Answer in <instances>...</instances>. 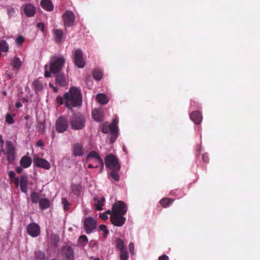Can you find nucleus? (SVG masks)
<instances>
[{
  "mask_svg": "<svg viewBox=\"0 0 260 260\" xmlns=\"http://www.w3.org/2000/svg\"><path fill=\"white\" fill-rule=\"evenodd\" d=\"M105 213H106L107 215V214H110V215H111V213H112V211H110V210L107 211Z\"/></svg>",
  "mask_w": 260,
  "mask_h": 260,
  "instance_id": "nucleus-63",
  "label": "nucleus"
},
{
  "mask_svg": "<svg viewBox=\"0 0 260 260\" xmlns=\"http://www.w3.org/2000/svg\"><path fill=\"white\" fill-rule=\"evenodd\" d=\"M90 158H94L96 159V161L101 166V171L103 169L104 167V163L103 159L99 155L98 153L95 151L90 152L87 156V160H88Z\"/></svg>",
  "mask_w": 260,
  "mask_h": 260,
  "instance_id": "nucleus-17",
  "label": "nucleus"
},
{
  "mask_svg": "<svg viewBox=\"0 0 260 260\" xmlns=\"http://www.w3.org/2000/svg\"><path fill=\"white\" fill-rule=\"evenodd\" d=\"M27 233L32 237H37L40 235L41 230L39 225L35 222L29 223L26 228Z\"/></svg>",
  "mask_w": 260,
  "mask_h": 260,
  "instance_id": "nucleus-11",
  "label": "nucleus"
},
{
  "mask_svg": "<svg viewBox=\"0 0 260 260\" xmlns=\"http://www.w3.org/2000/svg\"><path fill=\"white\" fill-rule=\"evenodd\" d=\"M56 100L59 105H62L63 104V99L61 97H57Z\"/></svg>",
  "mask_w": 260,
  "mask_h": 260,
  "instance_id": "nucleus-55",
  "label": "nucleus"
},
{
  "mask_svg": "<svg viewBox=\"0 0 260 260\" xmlns=\"http://www.w3.org/2000/svg\"><path fill=\"white\" fill-rule=\"evenodd\" d=\"M9 49V45L7 42L4 40H0V50L2 52H8Z\"/></svg>",
  "mask_w": 260,
  "mask_h": 260,
  "instance_id": "nucleus-34",
  "label": "nucleus"
},
{
  "mask_svg": "<svg viewBox=\"0 0 260 260\" xmlns=\"http://www.w3.org/2000/svg\"><path fill=\"white\" fill-rule=\"evenodd\" d=\"M39 131L41 133H44L45 132V126L44 123H40L39 124Z\"/></svg>",
  "mask_w": 260,
  "mask_h": 260,
  "instance_id": "nucleus-48",
  "label": "nucleus"
},
{
  "mask_svg": "<svg viewBox=\"0 0 260 260\" xmlns=\"http://www.w3.org/2000/svg\"><path fill=\"white\" fill-rule=\"evenodd\" d=\"M31 158L27 156H23L20 161L21 166L24 168L29 167L31 165Z\"/></svg>",
  "mask_w": 260,
  "mask_h": 260,
  "instance_id": "nucleus-25",
  "label": "nucleus"
},
{
  "mask_svg": "<svg viewBox=\"0 0 260 260\" xmlns=\"http://www.w3.org/2000/svg\"><path fill=\"white\" fill-rule=\"evenodd\" d=\"M39 205L43 209H45L50 207V202L47 199H41L39 200Z\"/></svg>",
  "mask_w": 260,
  "mask_h": 260,
  "instance_id": "nucleus-31",
  "label": "nucleus"
},
{
  "mask_svg": "<svg viewBox=\"0 0 260 260\" xmlns=\"http://www.w3.org/2000/svg\"><path fill=\"white\" fill-rule=\"evenodd\" d=\"M55 42L57 44H60L62 41L63 33L61 30L55 29L53 30Z\"/></svg>",
  "mask_w": 260,
  "mask_h": 260,
  "instance_id": "nucleus-24",
  "label": "nucleus"
},
{
  "mask_svg": "<svg viewBox=\"0 0 260 260\" xmlns=\"http://www.w3.org/2000/svg\"><path fill=\"white\" fill-rule=\"evenodd\" d=\"M72 189L75 194H80L82 186L78 184H73L72 185Z\"/></svg>",
  "mask_w": 260,
  "mask_h": 260,
  "instance_id": "nucleus-38",
  "label": "nucleus"
},
{
  "mask_svg": "<svg viewBox=\"0 0 260 260\" xmlns=\"http://www.w3.org/2000/svg\"><path fill=\"white\" fill-rule=\"evenodd\" d=\"M68 81L63 73H58L55 77V83L60 87H66L68 85Z\"/></svg>",
  "mask_w": 260,
  "mask_h": 260,
  "instance_id": "nucleus-15",
  "label": "nucleus"
},
{
  "mask_svg": "<svg viewBox=\"0 0 260 260\" xmlns=\"http://www.w3.org/2000/svg\"><path fill=\"white\" fill-rule=\"evenodd\" d=\"M24 12L27 17H32L36 13L35 7L30 4H27L24 6Z\"/></svg>",
  "mask_w": 260,
  "mask_h": 260,
  "instance_id": "nucleus-18",
  "label": "nucleus"
},
{
  "mask_svg": "<svg viewBox=\"0 0 260 260\" xmlns=\"http://www.w3.org/2000/svg\"><path fill=\"white\" fill-rule=\"evenodd\" d=\"M201 151V147L199 146L196 149V155H199Z\"/></svg>",
  "mask_w": 260,
  "mask_h": 260,
  "instance_id": "nucleus-56",
  "label": "nucleus"
},
{
  "mask_svg": "<svg viewBox=\"0 0 260 260\" xmlns=\"http://www.w3.org/2000/svg\"><path fill=\"white\" fill-rule=\"evenodd\" d=\"M49 86L50 87H52L53 88V90L54 91V92H57V88L54 86H53V85L51 84H49Z\"/></svg>",
  "mask_w": 260,
  "mask_h": 260,
  "instance_id": "nucleus-58",
  "label": "nucleus"
},
{
  "mask_svg": "<svg viewBox=\"0 0 260 260\" xmlns=\"http://www.w3.org/2000/svg\"><path fill=\"white\" fill-rule=\"evenodd\" d=\"M106 167L111 171H119L120 165L118 158L113 154H110L107 156L105 159Z\"/></svg>",
  "mask_w": 260,
  "mask_h": 260,
  "instance_id": "nucleus-4",
  "label": "nucleus"
},
{
  "mask_svg": "<svg viewBox=\"0 0 260 260\" xmlns=\"http://www.w3.org/2000/svg\"><path fill=\"white\" fill-rule=\"evenodd\" d=\"M61 203L63 206V209L65 211H67L69 209L70 206L71 205L70 203L67 200L66 198H62L61 200Z\"/></svg>",
  "mask_w": 260,
  "mask_h": 260,
  "instance_id": "nucleus-40",
  "label": "nucleus"
},
{
  "mask_svg": "<svg viewBox=\"0 0 260 260\" xmlns=\"http://www.w3.org/2000/svg\"><path fill=\"white\" fill-rule=\"evenodd\" d=\"M99 229L101 231L104 232V237H106L109 234V231L107 229L106 226L104 224H101L99 226Z\"/></svg>",
  "mask_w": 260,
  "mask_h": 260,
  "instance_id": "nucleus-43",
  "label": "nucleus"
},
{
  "mask_svg": "<svg viewBox=\"0 0 260 260\" xmlns=\"http://www.w3.org/2000/svg\"><path fill=\"white\" fill-rule=\"evenodd\" d=\"M34 164L38 168L49 170L50 168V163L46 159L36 156L33 159Z\"/></svg>",
  "mask_w": 260,
  "mask_h": 260,
  "instance_id": "nucleus-14",
  "label": "nucleus"
},
{
  "mask_svg": "<svg viewBox=\"0 0 260 260\" xmlns=\"http://www.w3.org/2000/svg\"><path fill=\"white\" fill-rule=\"evenodd\" d=\"M35 260H47L45 253L40 250L35 252Z\"/></svg>",
  "mask_w": 260,
  "mask_h": 260,
  "instance_id": "nucleus-33",
  "label": "nucleus"
},
{
  "mask_svg": "<svg viewBox=\"0 0 260 260\" xmlns=\"http://www.w3.org/2000/svg\"><path fill=\"white\" fill-rule=\"evenodd\" d=\"M74 61L75 65L79 68H83L85 64V61L83 58L82 51L78 49L74 53Z\"/></svg>",
  "mask_w": 260,
  "mask_h": 260,
  "instance_id": "nucleus-10",
  "label": "nucleus"
},
{
  "mask_svg": "<svg viewBox=\"0 0 260 260\" xmlns=\"http://www.w3.org/2000/svg\"><path fill=\"white\" fill-rule=\"evenodd\" d=\"M124 215L118 214L116 213H111L110 217L111 223L116 226H122L125 222L126 218L123 216Z\"/></svg>",
  "mask_w": 260,
  "mask_h": 260,
  "instance_id": "nucleus-8",
  "label": "nucleus"
},
{
  "mask_svg": "<svg viewBox=\"0 0 260 260\" xmlns=\"http://www.w3.org/2000/svg\"><path fill=\"white\" fill-rule=\"evenodd\" d=\"M9 177L12 179L15 177V173L13 171H10L8 173Z\"/></svg>",
  "mask_w": 260,
  "mask_h": 260,
  "instance_id": "nucleus-54",
  "label": "nucleus"
},
{
  "mask_svg": "<svg viewBox=\"0 0 260 260\" xmlns=\"http://www.w3.org/2000/svg\"><path fill=\"white\" fill-rule=\"evenodd\" d=\"M118 123V119L117 117H115L112 121L111 125V128L113 131V137H114L113 140H116L118 136V126L117 124Z\"/></svg>",
  "mask_w": 260,
  "mask_h": 260,
  "instance_id": "nucleus-23",
  "label": "nucleus"
},
{
  "mask_svg": "<svg viewBox=\"0 0 260 260\" xmlns=\"http://www.w3.org/2000/svg\"><path fill=\"white\" fill-rule=\"evenodd\" d=\"M73 154L76 156H82L83 154V146L79 143H76L73 148Z\"/></svg>",
  "mask_w": 260,
  "mask_h": 260,
  "instance_id": "nucleus-21",
  "label": "nucleus"
},
{
  "mask_svg": "<svg viewBox=\"0 0 260 260\" xmlns=\"http://www.w3.org/2000/svg\"><path fill=\"white\" fill-rule=\"evenodd\" d=\"M102 132L105 134H107L110 132L111 135V141L112 143H113L115 141L113 140L114 137H113V131L112 129L111 128L110 124L109 125L107 123H104L102 128Z\"/></svg>",
  "mask_w": 260,
  "mask_h": 260,
  "instance_id": "nucleus-27",
  "label": "nucleus"
},
{
  "mask_svg": "<svg viewBox=\"0 0 260 260\" xmlns=\"http://www.w3.org/2000/svg\"><path fill=\"white\" fill-rule=\"evenodd\" d=\"M13 69H15L16 71H18L22 65V62L20 58L18 57H15L12 63Z\"/></svg>",
  "mask_w": 260,
  "mask_h": 260,
  "instance_id": "nucleus-29",
  "label": "nucleus"
},
{
  "mask_svg": "<svg viewBox=\"0 0 260 260\" xmlns=\"http://www.w3.org/2000/svg\"><path fill=\"white\" fill-rule=\"evenodd\" d=\"M7 12H8L9 16L11 17L14 15V14L15 13V11L13 8L10 7L8 9Z\"/></svg>",
  "mask_w": 260,
  "mask_h": 260,
  "instance_id": "nucleus-46",
  "label": "nucleus"
},
{
  "mask_svg": "<svg viewBox=\"0 0 260 260\" xmlns=\"http://www.w3.org/2000/svg\"><path fill=\"white\" fill-rule=\"evenodd\" d=\"M65 63V59L62 56H54L51 58L49 67L45 66L44 76L46 78L51 76V73L56 74L59 73L62 70Z\"/></svg>",
  "mask_w": 260,
  "mask_h": 260,
  "instance_id": "nucleus-2",
  "label": "nucleus"
},
{
  "mask_svg": "<svg viewBox=\"0 0 260 260\" xmlns=\"http://www.w3.org/2000/svg\"><path fill=\"white\" fill-rule=\"evenodd\" d=\"M97 101L103 105L106 104L109 102L107 95L104 93H98L96 96Z\"/></svg>",
  "mask_w": 260,
  "mask_h": 260,
  "instance_id": "nucleus-28",
  "label": "nucleus"
},
{
  "mask_svg": "<svg viewBox=\"0 0 260 260\" xmlns=\"http://www.w3.org/2000/svg\"><path fill=\"white\" fill-rule=\"evenodd\" d=\"M92 116L93 119L98 122H100L103 120V111L101 109H94L92 112Z\"/></svg>",
  "mask_w": 260,
  "mask_h": 260,
  "instance_id": "nucleus-20",
  "label": "nucleus"
},
{
  "mask_svg": "<svg viewBox=\"0 0 260 260\" xmlns=\"http://www.w3.org/2000/svg\"><path fill=\"white\" fill-rule=\"evenodd\" d=\"M7 160L10 164H13L15 159V147L11 141L6 142V153Z\"/></svg>",
  "mask_w": 260,
  "mask_h": 260,
  "instance_id": "nucleus-7",
  "label": "nucleus"
},
{
  "mask_svg": "<svg viewBox=\"0 0 260 260\" xmlns=\"http://www.w3.org/2000/svg\"><path fill=\"white\" fill-rule=\"evenodd\" d=\"M61 254L67 260H74V251L70 245H66L62 247Z\"/></svg>",
  "mask_w": 260,
  "mask_h": 260,
  "instance_id": "nucleus-13",
  "label": "nucleus"
},
{
  "mask_svg": "<svg viewBox=\"0 0 260 260\" xmlns=\"http://www.w3.org/2000/svg\"><path fill=\"white\" fill-rule=\"evenodd\" d=\"M94 204L95 209L96 210H102L103 206L104 205L105 199L103 196H95L94 199Z\"/></svg>",
  "mask_w": 260,
  "mask_h": 260,
  "instance_id": "nucleus-16",
  "label": "nucleus"
},
{
  "mask_svg": "<svg viewBox=\"0 0 260 260\" xmlns=\"http://www.w3.org/2000/svg\"><path fill=\"white\" fill-rule=\"evenodd\" d=\"M16 107L20 108L22 106V105L21 103H16Z\"/></svg>",
  "mask_w": 260,
  "mask_h": 260,
  "instance_id": "nucleus-61",
  "label": "nucleus"
},
{
  "mask_svg": "<svg viewBox=\"0 0 260 260\" xmlns=\"http://www.w3.org/2000/svg\"><path fill=\"white\" fill-rule=\"evenodd\" d=\"M127 212V207L122 201L115 203L112 208V213L118 214L125 215Z\"/></svg>",
  "mask_w": 260,
  "mask_h": 260,
  "instance_id": "nucleus-9",
  "label": "nucleus"
},
{
  "mask_svg": "<svg viewBox=\"0 0 260 260\" xmlns=\"http://www.w3.org/2000/svg\"><path fill=\"white\" fill-rule=\"evenodd\" d=\"M118 171H112L110 172V175L111 177L115 181H118L119 180V176L117 172Z\"/></svg>",
  "mask_w": 260,
  "mask_h": 260,
  "instance_id": "nucleus-41",
  "label": "nucleus"
},
{
  "mask_svg": "<svg viewBox=\"0 0 260 260\" xmlns=\"http://www.w3.org/2000/svg\"><path fill=\"white\" fill-rule=\"evenodd\" d=\"M202 160L205 162H208L209 161V157L207 153H204L202 155Z\"/></svg>",
  "mask_w": 260,
  "mask_h": 260,
  "instance_id": "nucleus-47",
  "label": "nucleus"
},
{
  "mask_svg": "<svg viewBox=\"0 0 260 260\" xmlns=\"http://www.w3.org/2000/svg\"><path fill=\"white\" fill-rule=\"evenodd\" d=\"M65 27H71L74 25L75 21V15L70 10L66 11L62 16Z\"/></svg>",
  "mask_w": 260,
  "mask_h": 260,
  "instance_id": "nucleus-6",
  "label": "nucleus"
},
{
  "mask_svg": "<svg viewBox=\"0 0 260 260\" xmlns=\"http://www.w3.org/2000/svg\"><path fill=\"white\" fill-rule=\"evenodd\" d=\"M16 171L18 173H20L22 171V169L20 167H18L16 168Z\"/></svg>",
  "mask_w": 260,
  "mask_h": 260,
  "instance_id": "nucleus-57",
  "label": "nucleus"
},
{
  "mask_svg": "<svg viewBox=\"0 0 260 260\" xmlns=\"http://www.w3.org/2000/svg\"><path fill=\"white\" fill-rule=\"evenodd\" d=\"M24 41V38L22 36H19L16 40V44L18 46H21Z\"/></svg>",
  "mask_w": 260,
  "mask_h": 260,
  "instance_id": "nucleus-44",
  "label": "nucleus"
},
{
  "mask_svg": "<svg viewBox=\"0 0 260 260\" xmlns=\"http://www.w3.org/2000/svg\"><path fill=\"white\" fill-rule=\"evenodd\" d=\"M190 118L196 124H200L202 120V114L198 111L192 112L190 114Z\"/></svg>",
  "mask_w": 260,
  "mask_h": 260,
  "instance_id": "nucleus-19",
  "label": "nucleus"
},
{
  "mask_svg": "<svg viewBox=\"0 0 260 260\" xmlns=\"http://www.w3.org/2000/svg\"><path fill=\"white\" fill-rule=\"evenodd\" d=\"M37 145L38 146H42L43 145V143L41 140H39L37 142Z\"/></svg>",
  "mask_w": 260,
  "mask_h": 260,
  "instance_id": "nucleus-59",
  "label": "nucleus"
},
{
  "mask_svg": "<svg viewBox=\"0 0 260 260\" xmlns=\"http://www.w3.org/2000/svg\"><path fill=\"white\" fill-rule=\"evenodd\" d=\"M41 7L47 11H52L54 6L50 0H42L40 3Z\"/></svg>",
  "mask_w": 260,
  "mask_h": 260,
  "instance_id": "nucleus-22",
  "label": "nucleus"
},
{
  "mask_svg": "<svg viewBox=\"0 0 260 260\" xmlns=\"http://www.w3.org/2000/svg\"><path fill=\"white\" fill-rule=\"evenodd\" d=\"M119 256L120 260H127L128 258V253L126 249L120 250Z\"/></svg>",
  "mask_w": 260,
  "mask_h": 260,
  "instance_id": "nucleus-37",
  "label": "nucleus"
},
{
  "mask_svg": "<svg viewBox=\"0 0 260 260\" xmlns=\"http://www.w3.org/2000/svg\"><path fill=\"white\" fill-rule=\"evenodd\" d=\"M27 177L25 176H21L20 178V187L22 192L26 193L27 191Z\"/></svg>",
  "mask_w": 260,
  "mask_h": 260,
  "instance_id": "nucleus-26",
  "label": "nucleus"
},
{
  "mask_svg": "<svg viewBox=\"0 0 260 260\" xmlns=\"http://www.w3.org/2000/svg\"><path fill=\"white\" fill-rule=\"evenodd\" d=\"M173 200L170 198H164L160 201V203L164 207H167L170 204L172 203Z\"/></svg>",
  "mask_w": 260,
  "mask_h": 260,
  "instance_id": "nucleus-36",
  "label": "nucleus"
},
{
  "mask_svg": "<svg viewBox=\"0 0 260 260\" xmlns=\"http://www.w3.org/2000/svg\"><path fill=\"white\" fill-rule=\"evenodd\" d=\"M103 77L102 72L99 70L95 69L93 72V78L94 79L97 81L100 80Z\"/></svg>",
  "mask_w": 260,
  "mask_h": 260,
  "instance_id": "nucleus-35",
  "label": "nucleus"
},
{
  "mask_svg": "<svg viewBox=\"0 0 260 260\" xmlns=\"http://www.w3.org/2000/svg\"><path fill=\"white\" fill-rule=\"evenodd\" d=\"M32 88L35 91H41L43 88V85L39 80H35L32 83Z\"/></svg>",
  "mask_w": 260,
  "mask_h": 260,
  "instance_id": "nucleus-30",
  "label": "nucleus"
},
{
  "mask_svg": "<svg viewBox=\"0 0 260 260\" xmlns=\"http://www.w3.org/2000/svg\"><path fill=\"white\" fill-rule=\"evenodd\" d=\"M65 106L71 110L73 107L79 108L82 104V95L80 90L76 87H72L63 95Z\"/></svg>",
  "mask_w": 260,
  "mask_h": 260,
  "instance_id": "nucleus-1",
  "label": "nucleus"
},
{
  "mask_svg": "<svg viewBox=\"0 0 260 260\" xmlns=\"http://www.w3.org/2000/svg\"><path fill=\"white\" fill-rule=\"evenodd\" d=\"M158 259L159 260H168L169 257L166 254H163L162 255H161L158 257Z\"/></svg>",
  "mask_w": 260,
  "mask_h": 260,
  "instance_id": "nucleus-53",
  "label": "nucleus"
},
{
  "mask_svg": "<svg viewBox=\"0 0 260 260\" xmlns=\"http://www.w3.org/2000/svg\"><path fill=\"white\" fill-rule=\"evenodd\" d=\"M30 195L34 196V195H37V194H36V192H32V193Z\"/></svg>",
  "mask_w": 260,
  "mask_h": 260,
  "instance_id": "nucleus-64",
  "label": "nucleus"
},
{
  "mask_svg": "<svg viewBox=\"0 0 260 260\" xmlns=\"http://www.w3.org/2000/svg\"><path fill=\"white\" fill-rule=\"evenodd\" d=\"M79 242L81 244L85 245L88 242V239L86 236L82 235L79 238Z\"/></svg>",
  "mask_w": 260,
  "mask_h": 260,
  "instance_id": "nucleus-42",
  "label": "nucleus"
},
{
  "mask_svg": "<svg viewBox=\"0 0 260 260\" xmlns=\"http://www.w3.org/2000/svg\"><path fill=\"white\" fill-rule=\"evenodd\" d=\"M37 27H38V28L40 29L41 31L42 32H45L44 25V24L43 23H42V22L38 23L37 24Z\"/></svg>",
  "mask_w": 260,
  "mask_h": 260,
  "instance_id": "nucleus-49",
  "label": "nucleus"
},
{
  "mask_svg": "<svg viewBox=\"0 0 260 260\" xmlns=\"http://www.w3.org/2000/svg\"><path fill=\"white\" fill-rule=\"evenodd\" d=\"M39 196H31V200L33 203H37L38 201L39 202Z\"/></svg>",
  "mask_w": 260,
  "mask_h": 260,
  "instance_id": "nucleus-52",
  "label": "nucleus"
},
{
  "mask_svg": "<svg viewBox=\"0 0 260 260\" xmlns=\"http://www.w3.org/2000/svg\"><path fill=\"white\" fill-rule=\"evenodd\" d=\"M18 182H19V178H15V183L17 185H18Z\"/></svg>",
  "mask_w": 260,
  "mask_h": 260,
  "instance_id": "nucleus-62",
  "label": "nucleus"
},
{
  "mask_svg": "<svg viewBox=\"0 0 260 260\" xmlns=\"http://www.w3.org/2000/svg\"><path fill=\"white\" fill-rule=\"evenodd\" d=\"M6 121L9 123V124H12L14 122V120H13V117L11 116V115L8 113L7 115H6Z\"/></svg>",
  "mask_w": 260,
  "mask_h": 260,
  "instance_id": "nucleus-45",
  "label": "nucleus"
},
{
  "mask_svg": "<svg viewBox=\"0 0 260 260\" xmlns=\"http://www.w3.org/2000/svg\"><path fill=\"white\" fill-rule=\"evenodd\" d=\"M100 217L104 220H106L108 218V215L105 213H101Z\"/></svg>",
  "mask_w": 260,
  "mask_h": 260,
  "instance_id": "nucleus-51",
  "label": "nucleus"
},
{
  "mask_svg": "<svg viewBox=\"0 0 260 260\" xmlns=\"http://www.w3.org/2000/svg\"><path fill=\"white\" fill-rule=\"evenodd\" d=\"M129 250L132 254L134 253V245L131 242L128 245Z\"/></svg>",
  "mask_w": 260,
  "mask_h": 260,
  "instance_id": "nucleus-50",
  "label": "nucleus"
},
{
  "mask_svg": "<svg viewBox=\"0 0 260 260\" xmlns=\"http://www.w3.org/2000/svg\"><path fill=\"white\" fill-rule=\"evenodd\" d=\"M84 226L85 232L89 234L96 228V221L92 217H87L84 220Z\"/></svg>",
  "mask_w": 260,
  "mask_h": 260,
  "instance_id": "nucleus-12",
  "label": "nucleus"
},
{
  "mask_svg": "<svg viewBox=\"0 0 260 260\" xmlns=\"http://www.w3.org/2000/svg\"><path fill=\"white\" fill-rule=\"evenodd\" d=\"M85 117L80 112L74 114L70 121L71 127L74 130L82 129L85 126Z\"/></svg>",
  "mask_w": 260,
  "mask_h": 260,
  "instance_id": "nucleus-3",
  "label": "nucleus"
},
{
  "mask_svg": "<svg viewBox=\"0 0 260 260\" xmlns=\"http://www.w3.org/2000/svg\"><path fill=\"white\" fill-rule=\"evenodd\" d=\"M98 165H96V166H93L92 164H89V165H88V168H90V169H91V168H98Z\"/></svg>",
  "mask_w": 260,
  "mask_h": 260,
  "instance_id": "nucleus-60",
  "label": "nucleus"
},
{
  "mask_svg": "<svg viewBox=\"0 0 260 260\" xmlns=\"http://www.w3.org/2000/svg\"><path fill=\"white\" fill-rule=\"evenodd\" d=\"M116 248L119 251L126 249L124 246V243L123 240L120 238H117L115 241Z\"/></svg>",
  "mask_w": 260,
  "mask_h": 260,
  "instance_id": "nucleus-32",
  "label": "nucleus"
},
{
  "mask_svg": "<svg viewBox=\"0 0 260 260\" xmlns=\"http://www.w3.org/2000/svg\"><path fill=\"white\" fill-rule=\"evenodd\" d=\"M69 123L67 118L63 116H59L55 123L56 130L57 132L62 133L68 129Z\"/></svg>",
  "mask_w": 260,
  "mask_h": 260,
  "instance_id": "nucleus-5",
  "label": "nucleus"
},
{
  "mask_svg": "<svg viewBox=\"0 0 260 260\" xmlns=\"http://www.w3.org/2000/svg\"><path fill=\"white\" fill-rule=\"evenodd\" d=\"M59 242V238L56 235H52L51 237V244L54 247H56Z\"/></svg>",
  "mask_w": 260,
  "mask_h": 260,
  "instance_id": "nucleus-39",
  "label": "nucleus"
}]
</instances>
